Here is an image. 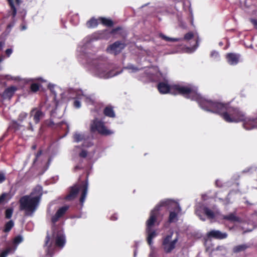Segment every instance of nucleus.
I'll use <instances>...</instances> for the list:
<instances>
[{
  "label": "nucleus",
  "mask_w": 257,
  "mask_h": 257,
  "mask_svg": "<svg viewBox=\"0 0 257 257\" xmlns=\"http://www.w3.org/2000/svg\"><path fill=\"white\" fill-rule=\"evenodd\" d=\"M199 105L204 110L219 113L227 122L243 121V127L247 130L257 128V115L245 117L244 112L238 108L231 107L226 104L212 101L202 96L199 101Z\"/></svg>",
  "instance_id": "1"
},
{
  "label": "nucleus",
  "mask_w": 257,
  "mask_h": 257,
  "mask_svg": "<svg viewBox=\"0 0 257 257\" xmlns=\"http://www.w3.org/2000/svg\"><path fill=\"white\" fill-rule=\"evenodd\" d=\"M148 74L152 81H160L158 84V89L161 93H170L174 95L180 94L187 98L195 100L199 103L201 96L197 93V88L195 86L190 84H170L167 78L166 73L160 72L156 66L150 68Z\"/></svg>",
  "instance_id": "2"
},
{
  "label": "nucleus",
  "mask_w": 257,
  "mask_h": 257,
  "mask_svg": "<svg viewBox=\"0 0 257 257\" xmlns=\"http://www.w3.org/2000/svg\"><path fill=\"white\" fill-rule=\"evenodd\" d=\"M88 42L80 48L81 57L86 59L88 67L91 74L98 78L108 79L120 73L121 72H114L111 66L104 62L101 59L95 58L88 49L90 46Z\"/></svg>",
  "instance_id": "3"
},
{
  "label": "nucleus",
  "mask_w": 257,
  "mask_h": 257,
  "mask_svg": "<svg viewBox=\"0 0 257 257\" xmlns=\"http://www.w3.org/2000/svg\"><path fill=\"white\" fill-rule=\"evenodd\" d=\"M157 206L153 209L150 213V216L148 220L147 221V228L146 231L147 233V241L148 244L151 247V252L149 254V257H156V251L154 246H153V239L157 235V233L154 230H153L155 222L157 220V217L158 215V209Z\"/></svg>",
  "instance_id": "4"
},
{
  "label": "nucleus",
  "mask_w": 257,
  "mask_h": 257,
  "mask_svg": "<svg viewBox=\"0 0 257 257\" xmlns=\"http://www.w3.org/2000/svg\"><path fill=\"white\" fill-rule=\"evenodd\" d=\"M91 113L94 118L91 121L90 123L91 132L93 133L97 132L103 136H108L113 133V131L107 128L103 121L99 119L97 117V116L99 115V110H92Z\"/></svg>",
  "instance_id": "5"
},
{
  "label": "nucleus",
  "mask_w": 257,
  "mask_h": 257,
  "mask_svg": "<svg viewBox=\"0 0 257 257\" xmlns=\"http://www.w3.org/2000/svg\"><path fill=\"white\" fill-rule=\"evenodd\" d=\"M19 202L20 210L24 211L27 216H32L37 209L40 203L37 200L28 195L21 197Z\"/></svg>",
  "instance_id": "6"
},
{
  "label": "nucleus",
  "mask_w": 257,
  "mask_h": 257,
  "mask_svg": "<svg viewBox=\"0 0 257 257\" xmlns=\"http://www.w3.org/2000/svg\"><path fill=\"white\" fill-rule=\"evenodd\" d=\"M157 206H158V211H159L160 207L162 206H166L168 208L171 207L173 208L174 210L170 211V212L169 222L170 223L175 222L178 220V216L181 211V207L178 203L171 199H168L161 201L159 204L155 207V208Z\"/></svg>",
  "instance_id": "7"
},
{
  "label": "nucleus",
  "mask_w": 257,
  "mask_h": 257,
  "mask_svg": "<svg viewBox=\"0 0 257 257\" xmlns=\"http://www.w3.org/2000/svg\"><path fill=\"white\" fill-rule=\"evenodd\" d=\"M88 187V183L87 180L86 181V182L82 185L78 186L75 185L72 186L70 188L69 194L66 196L65 199L68 201L72 200L77 196L78 192L81 191V195L80 198V202L82 207L87 194Z\"/></svg>",
  "instance_id": "8"
},
{
  "label": "nucleus",
  "mask_w": 257,
  "mask_h": 257,
  "mask_svg": "<svg viewBox=\"0 0 257 257\" xmlns=\"http://www.w3.org/2000/svg\"><path fill=\"white\" fill-rule=\"evenodd\" d=\"M173 231H171L169 234L165 236L163 238L162 248L166 253H170L176 247V244L178 241V237H175L172 238Z\"/></svg>",
  "instance_id": "9"
},
{
  "label": "nucleus",
  "mask_w": 257,
  "mask_h": 257,
  "mask_svg": "<svg viewBox=\"0 0 257 257\" xmlns=\"http://www.w3.org/2000/svg\"><path fill=\"white\" fill-rule=\"evenodd\" d=\"M73 138L74 142H82V146L84 148L90 147L93 145L92 142L87 139V136L84 133L76 132L73 134Z\"/></svg>",
  "instance_id": "10"
},
{
  "label": "nucleus",
  "mask_w": 257,
  "mask_h": 257,
  "mask_svg": "<svg viewBox=\"0 0 257 257\" xmlns=\"http://www.w3.org/2000/svg\"><path fill=\"white\" fill-rule=\"evenodd\" d=\"M79 99L85 101L88 104H93L94 103L93 99L84 94L82 91H79L77 92L76 99L74 101V106L76 108H79L81 107V103Z\"/></svg>",
  "instance_id": "11"
},
{
  "label": "nucleus",
  "mask_w": 257,
  "mask_h": 257,
  "mask_svg": "<svg viewBox=\"0 0 257 257\" xmlns=\"http://www.w3.org/2000/svg\"><path fill=\"white\" fill-rule=\"evenodd\" d=\"M23 238L22 236L19 235L15 237L13 240V243L15 245L8 246L0 254V257H7L8 254L13 253L17 248V245L23 241Z\"/></svg>",
  "instance_id": "12"
},
{
  "label": "nucleus",
  "mask_w": 257,
  "mask_h": 257,
  "mask_svg": "<svg viewBox=\"0 0 257 257\" xmlns=\"http://www.w3.org/2000/svg\"><path fill=\"white\" fill-rule=\"evenodd\" d=\"M44 116L45 113L38 107L32 108L30 112V117L32 118L35 124H38Z\"/></svg>",
  "instance_id": "13"
},
{
  "label": "nucleus",
  "mask_w": 257,
  "mask_h": 257,
  "mask_svg": "<svg viewBox=\"0 0 257 257\" xmlns=\"http://www.w3.org/2000/svg\"><path fill=\"white\" fill-rule=\"evenodd\" d=\"M124 47L125 45L123 43L117 41L113 44L110 45L107 48L106 51L110 54L117 55L121 51Z\"/></svg>",
  "instance_id": "14"
},
{
  "label": "nucleus",
  "mask_w": 257,
  "mask_h": 257,
  "mask_svg": "<svg viewBox=\"0 0 257 257\" xmlns=\"http://www.w3.org/2000/svg\"><path fill=\"white\" fill-rule=\"evenodd\" d=\"M53 235L55 236L56 245L60 248L63 247L66 243L65 236L63 232L59 231L56 234L54 232Z\"/></svg>",
  "instance_id": "15"
},
{
  "label": "nucleus",
  "mask_w": 257,
  "mask_h": 257,
  "mask_svg": "<svg viewBox=\"0 0 257 257\" xmlns=\"http://www.w3.org/2000/svg\"><path fill=\"white\" fill-rule=\"evenodd\" d=\"M207 235L209 238L222 239L226 238L227 236V234L226 232H222L218 230H212L207 233Z\"/></svg>",
  "instance_id": "16"
},
{
  "label": "nucleus",
  "mask_w": 257,
  "mask_h": 257,
  "mask_svg": "<svg viewBox=\"0 0 257 257\" xmlns=\"http://www.w3.org/2000/svg\"><path fill=\"white\" fill-rule=\"evenodd\" d=\"M17 90V87L14 86H10L4 91L1 94V97L4 99H11Z\"/></svg>",
  "instance_id": "17"
},
{
  "label": "nucleus",
  "mask_w": 257,
  "mask_h": 257,
  "mask_svg": "<svg viewBox=\"0 0 257 257\" xmlns=\"http://www.w3.org/2000/svg\"><path fill=\"white\" fill-rule=\"evenodd\" d=\"M240 55L235 53H228L226 55V58L228 63L231 65H236L239 60Z\"/></svg>",
  "instance_id": "18"
},
{
  "label": "nucleus",
  "mask_w": 257,
  "mask_h": 257,
  "mask_svg": "<svg viewBox=\"0 0 257 257\" xmlns=\"http://www.w3.org/2000/svg\"><path fill=\"white\" fill-rule=\"evenodd\" d=\"M42 195V187L40 186H37L33 190L32 192L29 195L34 199L37 200L40 203Z\"/></svg>",
  "instance_id": "19"
},
{
  "label": "nucleus",
  "mask_w": 257,
  "mask_h": 257,
  "mask_svg": "<svg viewBox=\"0 0 257 257\" xmlns=\"http://www.w3.org/2000/svg\"><path fill=\"white\" fill-rule=\"evenodd\" d=\"M68 209V206H65L61 207L56 213L55 215L52 217V221L53 223H55L58 220L62 217L65 213L66 212V211Z\"/></svg>",
  "instance_id": "20"
},
{
  "label": "nucleus",
  "mask_w": 257,
  "mask_h": 257,
  "mask_svg": "<svg viewBox=\"0 0 257 257\" xmlns=\"http://www.w3.org/2000/svg\"><path fill=\"white\" fill-rule=\"evenodd\" d=\"M184 39L185 40L189 41L192 39H194L195 41V46L192 48V51H194L199 45L198 36L197 34H193L192 32H189L187 33L185 36Z\"/></svg>",
  "instance_id": "21"
},
{
  "label": "nucleus",
  "mask_w": 257,
  "mask_h": 257,
  "mask_svg": "<svg viewBox=\"0 0 257 257\" xmlns=\"http://www.w3.org/2000/svg\"><path fill=\"white\" fill-rule=\"evenodd\" d=\"M74 155H78L81 158H85L87 156V152L84 150L82 148L76 146L73 150Z\"/></svg>",
  "instance_id": "22"
},
{
  "label": "nucleus",
  "mask_w": 257,
  "mask_h": 257,
  "mask_svg": "<svg viewBox=\"0 0 257 257\" xmlns=\"http://www.w3.org/2000/svg\"><path fill=\"white\" fill-rule=\"evenodd\" d=\"M8 2L9 3V4L11 7V9L12 10V15L13 17H15L16 13H17V10L16 8L15 7V5H19L20 4V0H8Z\"/></svg>",
  "instance_id": "23"
},
{
  "label": "nucleus",
  "mask_w": 257,
  "mask_h": 257,
  "mask_svg": "<svg viewBox=\"0 0 257 257\" xmlns=\"http://www.w3.org/2000/svg\"><path fill=\"white\" fill-rule=\"evenodd\" d=\"M103 113L105 115L110 117H115V113L113 110V108L111 106H107L106 107L104 110Z\"/></svg>",
  "instance_id": "24"
},
{
  "label": "nucleus",
  "mask_w": 257,
  "mask_h": 257,
  "mask_svg": "<svg viewBox=\"0 0 257 257\" xmlns=\"http://www.w3.org/2000/svg\"><path fill=\"white\" fill-rule=\"evenodd\" d=\"M223 218L230 222L239 221V218L237 217L234 213H230L228 215H225L223 216Z\"/></svg>",
  "instance_id": "25"
},
{
  "label": "nucleus",
  "mask_w": 257,
  "mask_h": 257,
  "mask_svg": "<svg viewBox=\"0 0 257 257\" xmlns=\"http://www.w3.org/2000/svg\"><path fill=\"white\" fill-rule=\"evenodd\" d=\"M202 209L208 218L212 219L214 218V213L211 209L207 207H203Z\"/></svg>",
  "instance_id": "26"
},
{
  "label": "nucleus",
  "mask_w": 257,
  "mask_h": 257,
  "mask_svg": "<svg viewBox=\"0 0 257 257\" xmlns=\"http://www.w3.org/2000/svg\"><path fill=\"white\" fill-rule=\"evenodd\" d=\"M100 23L106 26H112L113 25V22L110 19H106L104 18H100L98 19Z\"/></svg>",
  "instance_id": "27"
},
{
  "label": "nucleus",
  "mask_w": 257,
  "mask_h": 257,
  "mask_svg": "<svg viewBox=\"0 0 257 257\" xmlns=\"http://www.w3.org/2000/svg\"><path fill=\"white\" fill-rule=\"evenodd\" d=\"M99 20L92 18L87 22L86 25L88 28H94L98 25Z\"/></svg>",
  "instance_id": "28"
},
{
  "label": "nucleus",
  "mask_w": 257,
  "mask_h": 257,
  "mask_svg": "<svg viewBox=\"0 0 257 257\" xmlns=\"http://www.w3.org/2000/svg\"><path fill=\"white\" fill-rule=\"evenodd\" d=\"M247 248V246L245 244H240L235 246L233 251L234 252H239L245 250Z\"/></svg>",
  "instance_id": "29"
},
{
  "label": "nucleus",
  "mask_w": 257,
  "mask_h": 257,
  "mask_svg": "<svg viewBox=\"0 0 257 257\" xmlns=\"http://www.w3.org/2000/svg\"><path fill=\"white\" fill-rule=\"evenodd\" d=\"M14 225V222L13 220H11L6 223L5 224L4 231L6 232H9Z\"/></svg>",
  "instance_id": "30"
},
{
  "label": "nucleus",
  "mask_w": 257,
  "mask_h": 257,
  "mask_svg": "<svg viewBox=\"0 0 257 257\" xmlns=\"http://www.w3.org/2000/svg\"><path fill=\"white\" fill-rule=\"evenodd\" d=\"M160 36L166 41H178L179 40V39L170 38L162 34H160Z\"/></svg>",
  "instance_id": "31"
},
{
  "label": "nucleus",
  "mask_w": 257,
  "mask_h": 257,
  "mask_svg": "<svg viewBox=\"0 0 257 257\" xmlns=\"http://www.w3.org/2000/svg\"><path fill=\"white\" fill-rule=\"evenodd\" d=\"M27 113L25 112H22L20 113L18 116V120L20 122L23 121L27 117Z\"/></svg>",
  "instance_id": "32"
},
{
  "label": "nucleus",
  "mask_w": 257,
  "mask_h": 257,
  "mask_svg": "<svg viewBox=\"0 0 257 257\" xmlns=\"http://www.w3.org/2000/svg\"><path fill=\"white\" fill-rule=\"evenodd\" d=\"M13 213V208H8L6 210L5 215L6 218L8 219H10L12 217Z\"/></svg>",
  "instance_id": "33"
},
{
  "label": "nucleus",
  "mask_w": 257,
  "mask_h": 257,
  "mask_svg": "<svg viewBox=\"0 0 257 257\" xmlns=\"http://www.w3.org/2000/svg\"><path fill=\"white\" fill-rule=\"evenodd\" d=\"M211 57L214 60H218L219 59V53L216 51H212L210 54Z\"/></svg>",
  "instance_id": "34"
},
{
  "label": "nucleus",
  "mask_w": 257,
  "mask_h": 257,
  "mask_svg": "<svg viewBox=\"0 0 257 257\" xmlns=\"http://www.w3.org/2000/svg\"><path fill=\"white\" fill-rule=\"evenodd\" d=\"M108 33V31H104V32H103L102 33H101L99 36H96V35L97 34H94L92 37H93V39H101V38H104V35L105 34H107Z\"/></svg>",
  "instance_id": "35"
},
{
  "label": "nucleus",
  "mask_w": 257,
  "mask_h": 257,
  "mask_svg": "<svg viewBox=\"0 0 257 257\" xmlns=\"http://www.w3.org/2000/svg\"><path fill=\"white\" fill-rule=\"evenodd\" d=\"M39 89V86L37 83H33L31 86V89L33 92H37Z\"/></svg>",
  "instance_id": "36"
},
{
  "label": "nucleus",
  "mask_w": 257,
  "mask_h": 257,
  "mask_svg": "<svg viewBox=\"0 0 257 257\" xmlns=\"http://www.w3.org/2000/svg\"><path fill=\"white\" fill-rule=\"evenodd\" d=\"M125 68L131 70V72H136L138 70V68H137L136 67H135L132 65H128Z\"/></svg>",
  "instance_id": "37"
},
{
  "label": "nucleus",
  "mask_w": 257,
  "mask_h": 257,
  "mask_svg": "<svg viewBox=\"0 0 257 257\" xmlns=\"http://www.w3.org/2000/svg\"><path fill=\"white\" fill-rule=\"evenodd\" d=\"M42 155V151H39L37 154L35 155V158L33 161V164H35L38 161L39 157Z\"/></svg>",
  "instance_id": "38"
},
{
  "label": "nucleus",
  "mask_w": 257,
  "mask_h": 257,
  "mask_svg": "<svg viewBox=\"0 0 257 257\" xmlns=\"http://www.w3.org/2000/svg\"><path fill=\"white\" fill-rule=\"evenodd\" d=\"M8 196V194L7 193H3L0 196V204L3 203L6 199V197Z\"/></svg>",
  "instance_id": "39"
},
{
  "label": "nucleus",
  "mask_w": 257,
  "mask_h": 257,
  "mask_svg": "<svg viewBox=\"0 0 257 257\" xmlns=\"http://www.w3.org/2000/svg\"><path fill=\"white\" fill-rule=\"evenodd\" d=\"M13 53V49L12 48L8 49L6 51V54L8 57H10Z\"/></svg>",
  "instance_id": "40"
},
{
  "label": "nucleus",
  "mask_w": 257,
  "mask_h": 257,
  "mask_svg": "<svg viewBox=\"0 0 257 257\" xmlns=\"http://www.w3.org/2000/svg\"><path fill=\"white\" fill-rule=\"evenodd\" d=\"M6 180V177L4 173H0V183H3Z\"/></svg>",
  "instance_id": "41"
},
{
  "label": "nucleus",
  "mask_w": 257,
  "mask_h": 257,
  "mask_svg": "<svg viewBox=\"0 0 257 257\" xmlns=\"http://www.w3.org/2000/svg\"><path fill=\"white\" fill-rule=\"evenodd\" d=\"M46 251H47V253L49 254H51L53 253V251H52L51 247V244L47 246V248L46 249Z\"/></svg>",
  "instance_id": "42"
},
{
  "label": "nucleus",
  "mask_w": 257,
  "mask_h": 257,
  "mask_svg": "<svg viewBox=\"0 0 257 257\" xmlns=\"http://www.w3.org/2000/svg\"><path fill=\"white\" fill-rule=\"evenodd\" d=\"M27 130H30L32 132H33L34 131V128L33 126V125H32V123L31 122H29V126L28 127H27Z\"/></svg>",
  "instance_id": "43"
},
{
  "label": "nucleus",
  "mask_w": 257,
  "mask_h": 257,
  "mask_svg": "<svg viewBox=\"0 0 257 257\" xmlns=\"http://www.w3.org/2000/svg\"><path fill=\"white\" fill-rule=\"evenodd\" d=\"M196 214L200 217V219L204 221L205 220V219L201 217V216L200 214V210L199 209H196Z\"/></svg>",
  "instance_id": "44"
},
{
  "label": "nucleus",
  "mask_w": 257,
  "mask_h": 257,
  "mask_svg": "<svg viewBox=\"0 0 257 257\" xmlns=\"http://www.w3.org/2000/svg\"><path fill=\"white\" fill-rule=\"evenodd\" d=\"M251 23L253 24L254 27L257 29V20L252 19L251 20Z\"/></svg>",
  "instance_id": "45"
},
{
  "label": "nucleus",
  "mask_w": 257,
  "mask_h": 257,
  "mask_svg": "<svg viewBox=\"0 0 257 257\" xmlns=\"http://www.w3.org/2000/svg\"><path fill=\"white\" fill-rule=\"evenodd\" d=\"M110 218L111 220H116L117 219V214H114L112 215Z\"/></svg>",
  "instance_id": "46"
},
{
  "label": "nucleus",
  "mask_w": 257,
  "mask_h": 257,
  "mask_svg": "<svg viewBox=\"0 0 257 257\" xmlns=\"http://www.w3.org/2000/svg\"><path fill=\"white\" fill-rule=\"evenodd\" d=\"M63 124H65L66 125V127L67 128H68V124L67 123H66L65 122H63V121H61V122L56 124V125H57V126H60V125H62Z\"/></svg>",
  "instance_id": "47"
},
{
  "label": "nucleus",
  "mask_w": 257,
  "mask_h": 257,
  "mask_svg": "<svg viewBox=\"0 0 257 257\" xmlns=\"http://www.w3.org/2000/svg\"><path fill=\"white\" fill-rule=\"evenodd\" d=\"M49 87L51 89V90L53 92L54 94L55 95V96H56V93L54 91H53V87H54V85L49 84Z\"/></svg>",
  "instance_id": "48"
},
{
  "label": "nucleus",
  "mask_w": 257,
  "mask_h": 257,
  "mask_svg": "<svg viewBox=\"0 0 257 257\" xmlns=\"http://www.w3.org/2000/svg\"><path fill=\"white\" fill-rule=\"evenodd\" d=\"M49 241V235H48L46 237V240L45 241V246L48 245Z\"/></svg>",
  "instance_id": "49"
},
{
  "label": "nucleus",
  "mask_w": 257,
  "mask_h": 257,
  "mask_svg": "<svg viewBox=\"0 0 257 257\" xmlns=\"http://www.w3.org/2000/svg\"><path fill=\"white\" fill-rule=\"evenodd\" d=\"M4 43L3 42H0V50H2L4 46Z\"/></svg>",
  "instance_id": "50"
},
{
  "label": "nucleus",
  "mask_w": 257,
  "mask_h": 257,
  "mask_svg": "<svg viewBox=\"0 0 257 257\" xmlns=\"http://www.w3.org/2000/svg\"><path fill=\"white\" fill-rule=\"evenodd\" d=\"M54 125V122L53 121H51V120L48 123V125L50 126H52Z\"/></svg>",
  "instance_id": "51"
},
{
  "label": "nucleus",
  "mask_w": 257,
  "mask_h": 257,
  "mask_svg": "<svg viewBox=\"0 0 257 257\" xmlns=\"http://www.w3.org/2000/svg\"><path fill=\"white\" fill-rule=\"evenodd\" d=\"M6 77L7 79H13V78L10 75H7Z\"/></svg>",
  "instance_id": "52"
},
{
  "label": "nucleus",
  "mask_w": 257,
  "mask_h": 257,
  "mask_svg": "<svg viewBox=\"0 0 257 257\" xmlns=\"http://www.w3.org/2000/svg\"><path fill=\"white\" fill-rule=\"evenodd\" d=\"M36 148H37V146H36V145H33V146L32 147V149L33 150H35V149H36Z\"/></svg>",
  "instance_id": "53"
},
{
  "label": "nucleus",
  "mask_w": 257,
  "mask_h": 257,
  "mask_svg": "<svg viewBox=\"0 0 257 257\" xmlns=\"http://www.w3.org/2000/svg\"><path fill=\"white\" fill-rule=\"evenodd\" d=\"M222 248H223V246H220V247H218L216 248V249L217 250H220V249H221Z\"/></svg>",
  "instance_id": "54"
},
{
  "label": "nucleus",
  "mask_w": 257,
  "mask_h": 257,
  "mask_svg": "<svg viewBox=\"0 0 257 257\" xmlns=\"http://www.w3.org/2000/svg\"><path fill=\"white\" fill-rule=\"evenodd\" d=\"M136 255H137V250H135L134 251V257H136Z\"/></svg>",
  "instance_id": "55"
},
{
  "label": "nucleus",
  "mask_w": 257,
  "mask_h": 257,
  "mask_svg": "<svg viewBox=\"0 0 257 257\" xmlns=\"http://www.w3.org/2000/svg\"><path fill=\"white\" fill-rule=\"evenodd\" d=\"M218 183H219V181L218 180H217L216 181V185L217 186H219V184H218Z\"/></svg>",
  "instance_id": "56"
},
{
  "label": "nucleus",
  "mask_w": 257,
  "mask_h": 257,
  "mask_svg": "<svg viewBox=\"0 0 257 257\" xmlns=\"http://www.w3.org/2000/svg\"><path fill=\"white\" fill-rule=\"evenodd\" d=\"M79 168V167H78V166H76V167H75V170H76L78 169Z\"/></svg>",
  "instance_id": "57"
},
{
  "label": "nucleus",
  "mask_w": 257,
  "mask_h": 257,
  "mask_svg": "<svg viewBox=\"0 0 257 257\" xmlns=\"http://www.w3.org/2000/svg\"><path fill=\"white\" fill-rule=\"evenodd\" d=\"M219 45L220 46H222V45H223V43H222V42H220V43H219Z\"/></svg>",
  "instance_id": "58"
},
{
  "label": "nucleus",
  "mask_w": 257,
  "mask_h": 257,
  "mask_svg": "<svg viewBox=\"0 0 257 257\" xmlns=\"http://www.w3.org/2000/svg\"><path fill=\"white\" fill-rule=\"evenodd\" d=\"M26 28L24 26L23 27L22 30H25Z\"/></svg>",
  "instance_id": "59"
},
{
  "label": "nucleus",
  "mask_w": 257,
  "mask_h": 257,
  "mask_svg": "<svg viewBox=\"0 0 257 257\" xmlns=\"http://www.w3.org/2000/svg\"><path fill=\"white\" fill-rule=\"evenodd\" d=\"M252 230H246V231H245V232H247V231H251Z\"/></svg>",
  "instance_id": "60"
},
{
  "label": "nucleus",
  "mask_w": 257,
  "mask_h": 257,
  "mask_svg": "<svg viewBox=\"0 0 257 257\" xmlns=\"http://www.w3.org/2000/svg\"><path fill=\"white\" fill-rule=\"evenodd\" d=\"M113 31H111V32H110V34H111L113 33Z\"/></svg>",
  "instance_id": "61"
},
{
  "label": "nucleus",
  "mask_w": 257,
  "mask_h": 257,
  "mask_svg": "<svg viewBox=\"0 0 257 257\" xmlns=\"http://www.w3.org/2000/svg\"><path fill=\"white\" fill-rule=\"evenodd\" d=\"M3 60V59H0V62Z\"/></svg>",
  "instance_id": "62"
}]
</instances>
